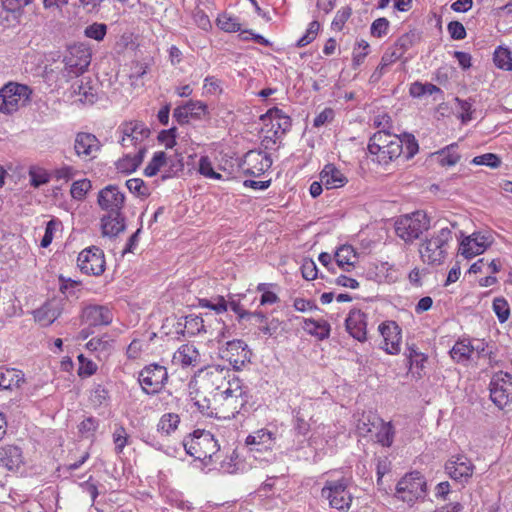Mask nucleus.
<instances>
[{"label":"nucleus","instance_id":"nucleus-37","mask_svg":"<svg viewBox=\"0 0 512 512\" xmlns=\"http://www.w3.org/2000/svg\"><path fill=\"white\" fill-rule=\"evenodd\" d=\"M456 146V144L448 145L437 153L441 166H453L460 160V155L455 151Z\"/></svg>","mask_w":512,"mask_h":512},{"label":"nucleus","instance_id":"nucleus-30","mask_svg":"<svg viewBox=\"0 0 512 512\" xmlns=\"http://www.w3.org/2000/svg\"><path fill=\"white\" fill-rule=\"evenodd\" d=\"M261 118L263 120L269 119L271 124H274V121H276L274 130L281 131V134H285L291 128V118L277 107L269 109Z\"/></svg>","mask_w":512,"mask_h":512},{"label":"nucleus","instance_id":"nucleus-48","mask_svg":"<svg viewBox=\"0 0 512 512\" xmlns=\"http://www.w3.org/2000/svg\"><path fill=\"white\" fill-rule=\"evenodd\" d=\"M126 187L128 190L140 197L149 196L150 192L144 181L140 178H132L126 181Z\"/></svg>","mask_w":512,"mask_h":512},{"label":"nucleus","instance_id":"nucleus-55","mask_svg":"<svg viewBox=\"0 0 512 512\" xmlns=\"http://www.w3.org/2000/svg\"><path fill=\"white\" fill-rule=\"evenodd\" d=\"M29 176H30V184L35 188H38L41 185H44L50 181V175L45 170H42V169H39V170L31 169L29 171Z\"/></svg>","mask_w":512,"mask_h":512},{"label":"nucleus","instance_id":"nucleus-31","mask_svg":"<svg viewBox=\"0 0 512 512\" xmlns=\"http://www.w3.org/2000/svg\"><path fill=\"white\" fill-rule=\"evenodd\" d=\"M391 135L387 131H378L373 134V136L369 140L368 151L372 155H376V159L380 157L381 151L386 149V147L393 140Z\"/></svg>","mask_w":512,"mask_h":512},{"label":"nucleus","instance_id":"nucleus-53","mask_svg":"<svg viewBox=\"0 0 512 512\" xmlns=\"http://www.w3.org/2000/svg\"><path fill=\"white\" fill-rule=\"evenodd\" d=\"M128 434L123 426H117L113 432L116 453H121L127 444Z\"/></svg>","mask_w":512,"mask_h":512},{"label":"nucleus","instance_id":"nucleus-15","mask_svg":"<svg viewBox=\"0 0 512 512\" xmlns=\"http://www.w3.org/2000/svg\"><path fill=\"white\" fill-rule=\"evenodd\" d=\"M271 165L272 159L269 154L262 150H250L244 155L241 167L246 175L258 177Z\"/></svg>","mask_w":512,"mask_h":512},{"label":"nucleus","instance_id":"nucleus-28","mask_svg":"<svg viewBox=\"0 0 512 512\" xmlns=\"http://www.w3.org/2000/svg\"><path fill=\"white\" fill-rule=\"evenodd\" d=\"M199 351L193 344H183L173 355V362L183 367L195 366L199 362Z\"/></svg>","mask_w":512,"mask_h":512},{"label":"nucleus","instance_id":"nucleus-42","mask_svg":"<svg viewBox=\"0 0 512 512\" xmlns=\"http://www.w3.org/2000/svg\"><path fill=\"white\" fill-rule=\"evenodd\" d=\"M92 184L89 179H81L73 182L71 185L70 193L72 198L75 200H83L88 193L89 190H91Z\"/></svg>","mask_w":512,"mask_h":512},{"label":"nucleus","instance_id":"nucleus-33","mask_svg":"<svg viewBox=\"0 0 512 512\" xmlns=\"http://www.w3.org/2000/svg\"><path fill=\"white\" fill-rule=\"evenodd\" d=\"M185 330L189 335H196L201 332H206L203 318L195 315H188L185 317V323H177V333L185 334Z\"/></svg>","mask_w":512,"mask_h":512},{"label":"nucleus","instance_id":"nucleus-59","mask_svg":"<svg viewBox=\"0 0 512 512\" xmlns=\"http://www.w3.org/2000/svg\"><path fill=\"white\" fill-rule=\"evenodd\" d=\"M351 16V8L350 7H344L337 11L333 21H332V28L335 30H342L344 24Z\"/></svg>","mask_w":512,"mask_h":512},{"label":"nucleus","instance_id":"nucleus-49","mask_svg":"<svg viewBox=\"0 0 512 512\" xmlns=\"http://www.w3.org/2000/svg\"><path fill=\"white\" fill-rule=\"evenodd\" d=\"M377 441L383 446H391L393 443L394 430L390 423H382L381 429L376 435Z\"/></svg>","mask_w":512,"mask_h":512},{"label":"nucleus","instance_id":"nucleus-14","mask_svg":"<svg viewBox=\"0 0 512 512\" xmlns=\"http://www.w3.org/2000/svg\"><path fill=\"white\" fill-rule=\"evenodd\" d=\"M251 351L243 340H232L226 343V347L221 350L222 359L227 360L235 370H241L242 367L250 362Z\"/></svg>","mask_w":512,"mask_h":512},{"label":"nucleus","instance_id":"nucleus-56","mask_svg":"<svg viewBox=\"0 0 512 512\" xmlns=\"http://www.w3.org/2000/svg\"><path fill=\"white\" fill-rule=\"evenodd\" d=\"M388 29L389 21L384 17L378 18L371 25V35L381 38L388 33Z\"/></svg>","mask_w":512,"mask_h":512},{"label":"nucleus","instance_id":"nucleus-36","mask_svg":"<svg viewBox=\"0 0 512 512\" xmlns=\"http://www.w3.org/2000/svg\"><path fill=\"white\" fill-rule=\"evenodd\" d=\"M24 379L20 376L19 372L12 370L0 371V388L10 390L13 387H20Z\"/></svg>","mask_w":512,"mask_h":512},{"label":"nucleus","instance_id":"nucleus-4","mask_svg":"<svg viewBox=\"0 0 512 512\" xmlns=\"http://www.w3.org/2000/svg\"><path fill=\"white\" fill-rule=\"evenodd\" d=\"M396 235L405 243H413L430 227V219L426 212L418 210L411 214L400 216L395 221Z\"/></svg>","mask_w":512,"mask_h":512},{"label":"nucleus","instance_id":"nucleus-3","mask_svg":"<svg viewBox=\"0 0 512 512\" xmlns=\"http://www.w3.org/2000/svg\"><path fill=\"white\" fill-rule=\"evenodd\" d=\"M452 240V231L448 226H441L419 249L424 262L431 265L441 264L447 255L448 243Z\"/></svg>","mask_w":512,"mask_h":512},{"label":"nucleus","instance_id":"nucleus-50","mask_svg":"<svg viewBox=\"0 0 512 512\" xmlns=\"http://www.w3.org/2000/svg\"><path fill=\"white\" fill-rule=\"evenodd\" d=\"M149 135H150V130H149V128H147L146 134L139 133L137 135L136 133H133L131 135L128 134V136L122 135V139H121L120 143L124 148H128L130 146L139 148L138 145H140L146 138H148Z\"/></svg>","mask_w":512,"mask_h":512},{"label":"nucleus","instance_id":"nucleus-9","mask_svg":"<svg viewBox=\"0 0 512 512\" xmlns=\"http://www.w3.org/2000/svg\"><path fill=\"white\" fill-rule=\"evenodd\" d=\"M349 485L350 479L346 477H342L338 480L326 481L321 490V495L329 500L331 508L346 512L350 509L353 501V496L348 491Z\"/></svg>","mask_w":512,"mask_h":512},{"label":"nucleus","instance_id":"nucleus-17","mask_svg":"<svg viewBox=\"0 0 512 512\" xmlns=\"http://www.w3.org/2000/svg\"><path fill=\"white\" fill-rule=\"evenodd\" d=\"M100 149L101 143L94 134L87 132H79L76 134L74 150L78 157L82 159H94Z\"/></svg>","mask_w":512,"mask_h":512},{"label":"nucleus","instance_id":"nucleus-60","mask_svg":"<svg viewBox=\"0 0 512 512\" xmlns=\"http://www.w3.org/2000/svg\"><path fill=\"white\" fill-rule=\"evenodd\" d=\"M317 266L312 259H304L301 265V273L305 280H314L317 277Z\"/></svg>","mask_w":512,"mask_h":512},{"label":"nucleus","instance_id":"nucleus-25","mask_svg":"<svg viewBox=\"0 0 512 512\" xmlns=\"http://www.w3.org/2000/svg\"><path fill=\"white\" fill-rule=\"evenodd\" d=\"M126 228L123 213H107L101 218V229L104 236L115 237Z\"/></svg>","mask_w":512,"mask_h":512},{"label":"nucleus","instance_id":"nucleus-32","mask_svg":"<svg viewBox=\"0 0 512 512\" xmlns=\"http://www.w3.org/2000/svg\"><path fill=\"white\" fill-rule=\"evenodd\" d=\"M337 265L344 271H350L354 266L357 255L354 248L350 245L341 246L334 255Z\"/></svg>","mask_w":512,"mask_h":512},{"label":"nucleus","instance_id":"nucleus-13","mask_svg":"<svg viewBox=\"0 0 512 512\" xmlns=\"http://www.w3.org/2000/svg\"><path fill=\"white\" fill-rule=\"evenodd\" d=\"M474 464L465 455H454L445 463V471L455 482L464 486L472 478Z\"/></svg>","mask_w":512,"mask_h":512},{"label":"nucleus","instance_id":"nucleus-43","mask_svg":"<svg viewBox=\"0 0 512 512\" xmlns=\"http://www.w3.org/2000/svg\"><path fill=\"white\" fill-rule=\"evenodd\" d=\"M199 306L214 310L217 314L227 311L228 303L223 296H217L212 299H199Z\"/></svg>","mask_w":512,"mask_h":512},{"label":"nucleus","instance_id":"nucleus-41","mask_svg":"<svg viewBox=\"0 0 512 512\" xmlns=\"http://www.w3.org/2000/svg\"><path fill=\"white\" fill-rule=\"evenodd\" d=\"M418 40V34L414 31H409L401 35L395 41L394 46L404 55Z\"/></svg>","mask_w":512,"mask_h":512},{"label":"nucleus","instance_id":"nucleus-38","mask_svg":"<svg viewBox=\"0 0 512 512\" xmlns=\"http://www.w3.org/2000/svg\"><path fill=\"white\" fill-rule=\"evenodd\" d=\"M495 65L503 70H512V56L508 48L498 47L493 57Z\"/></svg>","mask_w":512,"mask_h":512},{"label":"nucleus","instance_id":"nucleus-39","mask_svg":"<svg viewBox=\"0 0 512 512\" xmlns=\"http://www.w3.org/2000/svg\"><path fill=\"white\" fill-rule=\"evenodd\" d=\"M167 157L165 152L158 151L154 153L151 161L147 164V166L144 169V174L147 177L155 176L160 168L166 163Z\"/></svg>","mask_w":512,"mask_h":512},{"label":"nucleus","instance_id":"nucleus-46","mask_svg":"<svg viewBox=\"0 0 512 512\" xmlns=\"http://www.w3.org/2000/svg\"><path fill=\"white\" fill-rule=\"evenodd\" d=\"M320 30V24L318 21L314 20L309 24L306 33L297 41L296 47L302 48L312 43Z\"/></svg>","mask_w":512,"mask_h":512},{"label":"nucleus","instance_id":"nucleus-34","mask_svg":"<svg viewBox=\"0 0 512 512\" xmlns=\"http://www.w3.org/2000/svg\"><path fill=\"white\" fill-rule=\"evenodd\" d=\"M473 352V344L469 340L462 339L455 343L450 351V354L451 357L457 362H463L470 359Z\"/></svg>","mask_w":512,"mask_h":512},{"label":"nucleus","instance_id":"nucleus-26","mask_svg":"<svg viewBox=\"0 0 512 512\" xmlns=\"http://www.w3.org/2000/svg\"><path fill=\"white\" fill-rule=\"evenodd\" d=\"M23 462L22 451L18 446L6 445L0 448V466L13 471Z\"/></svg>","mask_w":512,"mask_h":512},{"label":"nucleus","instance_id":"nucleus-21","mask_svg":"<svg viewBox=\"0 0 512 512\" xmlns=\"http://www.w3.org/2000/svg\"><path fill=\"white\" fill-rule=\"evenodd\" d=\"M379 332L384 338L385 350L389 354L400 352L401 329L394 321L380 324Z\"/></svg>","mask_w":512,"mask_h":512},{"label":"nucleus","instance_id":"nucleus-23","mask_svg":"<svg viewBox=\"0 0 512 512\" xmlns=\"http://www.w3.org/2000/svg\"><path fill=\"white\" fill-rule=\"evenodd\" d=\"M488 246L487 238L480 234L474 233L466 237L460 244V253L466 259H470L485 251Z\"/></svg>","mask_w":512,"mask_h":512},{"label":"nucleus","instance_id":"nucleus-52","mask_svg":"<svg viewBox=\"0 0 512 512\" xmlns=\"http://www.w3.org/2000/svg\"><path fill=\"white\" fill-rule=\"evenodd\" d=\"M107 32V26L102 23H93L85 29V36L88 38L101 41L105 37Z\"/></svg>","mask_w":512,"mask_h":512},{"label":"nucleus","instance_id":"nucleus-20","mask_svg":"<svg viewBox=\"0 0 512 512\" xmlns=\"http://www.w3.org/2000/svg\"><path fill=\"white\" fill-rule=\"evenodd\" d=\"M347 332L356 340L364 342L367 339L366 314L358 309L349 312L345 320Z\"/></svg>","mask_w":512,"mask_h":512},{"label":"nucleus","instance_id":"nucleus-2","mask_svg":"<svg viewBox=\"0 0 512 512\" xmlns=\"http://www.w3.org/2000/svg\"><path fill=\"white\" fill-rule=\"evenodd\" d=\"M183 446L188 455L209 465L219 459L220 444L214 435L206 430H195L189 439L185 438Z\"/></svg>","mask_w":512,"mask_h":512},{"label":"nucleus","instance_id":"nucleus-61","mask_svg":"<svg viewBox=\"0 0 512 512\" xmlns=\"http://www.w3.org/2000/svg\"><path fill=\"white\" fill-rule=\"evenodd\" d=\"M146 125L143 123V122H140V121H134V122H128V123H124L122 126H121V131H122V134L125 135V136H128L133 134V133H136L137 135L140 133H144L146 134Z\"/></svg>","mask_w":512,"mask_h":512},{"label":"nucleus","instance_id":"nucleus-64","mask_svg":"<svg viewBox=\"0 0 512 512\" xmlns=\"http://www.w3.org/2000/svg\"><path fill=\"white\" fill-rule=\"evenodd\" d=\"M447 29L450 34V37L454 40H462L466 37L465 27L459 21H451L448 24Z\"/></svg>","mask_w":512,"mask_h":512},{"label":"nucleus","instance_id":"nucleus-63","mask_svg":"<svg viewBox=\"0 0 512 512\" xmlns=\"http://www.w3.org/2000/svg\"><path fill=\"white\" fill-rule=\"evenodd\" d=\"M427 361V356L421 354L418 357L409 359L410 369L412 370L413 376L421 378L423 375L424 363Z\"/></svg>","mask_w":512,"mask_h":512},{"label":"nucleus","instance_id":"nucleus-11","mask_svg":"<svg viewBox=\"0 0 512 512\" xmlns=\"http://www.w3.org/2000/svg\"><path fill=\"white\" fill-rule=\"evenodd\" d=\"M490 399L499 408L505 409L512 404V375L499 371L495 373L489 384Z\"/></svg>","mask_w":512,"mask_h":512},{"label":"nucleus","instance_id":"nucleus-45","mask_svg":"<svg viewBox=\"0 0 512 512\" xmlns=\"http://www.w3.org/2000/svg\"><path fill=\"white\" fill-rule=\"evenodd\" d=\"M179 422L180 418L177 414H164L159 421L158 429L168 435L177 428Z\"/></svg>","mask_w":512,"mask_h":512},{"label":"nucleus","instance_id":"nucleus-19","mask_svg":"<svg viewBox=\"0 0 512 512\" xmlns=\"http://www.w3.org/2000/svg\"><path fill=\"white\" fill-rule=\"evenodd\" d=\"M207 114V106L201 101H188L185 105L174 109L173 117L180 124L189 122V118L202 119Z\"/></svg>","mask_w":512,"mask_h":512},{"label":"nucleus","instance_id":"nucleus-58","mask_svg":"<svg viewBox=\"0 0 512 512\" xmlns=\"http://www.w3.org/2000/svg\"><path fill=\"white\" fill-rule=\"evenodd\" d=\"M275 124H272L271 129L267 131V135H265L261 140V148L265 151L272 150L275 148L277 139H278V130H274Z\"/></svg>","mask_w":512,"mask_h":512},{"label":"nucleus","instance_id":"nucleus-54","mask_svg":"<svg viewBox=\"0 0 512 512\" xmlns=\"http://www.w3.org/2000/svg\"><path fill=\"white\" fill-rule=\"evenodd\" d=\"M60 224L61 222L57 219H51L47 222L45 234L40 242L41 247L47 248L51 244L54 237V232Z\"/></svg>","mask_w":512,"mask_h":512},{"label":"nucleus","instance_id":"nucleus-57","mask_svg":"<svg viewBox=\"0 0 512 512\" xmlns=\"http://www.w3.org/2000/svg\"><path fill=\"white\" fill-rule=\"evenodd\" d=\"M403 54L394 45L387 49L381 58V69H386L389 65L399 60Z\"/></svg>","mask_w":512,"mask_h":512},{"label":"nucleus","instance_id":"nucleus-44","mask_svg":"<svg viewBox=\"0 0 512 512\" xmlns=\"http://www.w3.org/2000/svg\"><path fill=\"white\" fill-rule=\"evenodd\" d=\"M493 311L500 323L506 322L510 316V308L507 300L503 297L495 298L493 300Z\"/></svg>","mask_w":512,"mask_h":512},{"label":"nucleus","instance_id":"nucleus-12","mask_svg":"<svg viewBox=\"0 0 512 512\" xmlns=\"http://www.w3.org/2000/svg\"><path fill=\"white\" fill-rule=\"evenodd\" d=\"M77 264L83 273L99 276L105 271L104 252L96 246L86 248L79 253Z\"/></svg>","mask_w":512,"mask_h":512},{"label":"nucleus","instance_id":"nucleus-27","mask_svg":"<svg viewBox=\"0 0 512 512\" xmlns=\"http://www.w3.org/2000/svg\"><path fill=\"white\" fill-rule=\"evenodd\" d=\"M320 180L327 189L343 187L348 181L344 174L330 163L326 164L321 171Z\"/></svg>","mask_w":512,"mask_h":512},{"label":"nucleus","instance_id":"nucleus-1","mask_svg":"<svg viewBox=\"0 0 512 512\" xmlns=\"http://www.w3.org/2000/svg\"><path fill=\"white\" fill-rule=\"evenodd\" d=\"M214 403V417L218 419L234 418L248 403L247 387L237 377H232V386L223 392H216L212 399Z\"/></svg>","mask_w":512,"mask_h":512},{"label":"nucleus","instance_id":"nucleus-16","mask_svg":"<svg viewBox=\"0 0 512 512\" xmlns=\"http://www.w3.org/2000/svg\"><path fill=\"white\" fill-rule=\"evenodd\" d=\"M97 203L107 213H122L125 195L117 185H108L99 191Z\"/></svg>","mask_w":512,"mask_h":512},{"label":"nucleus","instance_id":"nucleus-18","mask_svg":"<svg viewBox=\"0 0 512 512\" xmlns=\"http://www.w3.org/2000/svg\"><path fill=\"white\" fill-rule=\"evenodd\" d=\"M113 320V314L107 306L89 305L82 311V322L89 326L109 325Z\"/></svg>","mask_w":512,"mask_h":512},{"label":"nucleus","instance_id":"nucleus-35","mask_svg":"<svg viewBox=\"0 0 512 512\" xmlns=\"http://www.w3.org/2000/svg\"><path fill=\"white\" fill-rule=\"evenodd\" d=\"M246 444H263L266 450H272L275 444V437L272 432L260 429L247 436Z\"/></svg>","mask_w":512,"mask_h":512},{"label":"nucleus","instance_id":"nucleus-62","mask_svg":"<svg viewBox=\"0 0 512 512\" xmlns=\"http://www.w3.org/2000/svg\"><path fill=\"white\" fill-rule=\"evenodd\" d=\"M369 44L368 42L362 40L358 43V48L354 49L353 52V66L356 68L359 66L365 59L368 54Z\"/></svg>","mask_w":512,"mask_h":512},{"label":"nucleus","instance_id":"nucleus-24","mask_svg":"<svg viewBox=\"0 0 512 512\" xmlns=\"http://www.w3.org/2000/svg\"><path fill=\"white\" fill-rule=\"evenodd\" d=\"M62 313V306L60 301L52 300L43 304L40 308L34 311V318L42 326H49L52 324Z\"/></svg>","mask_w":512,"mask_h":512},{"label":"nucleus","instance_id":"nucleus-51","mask_svg":"<svg viewBox=\"0 0 512 512\" xmlns=\"http://www.w3.org/2000/svg\"><path fill=\"white\" fill-rule=\"evenodd\" d=\"M472 163L475 165H485L491 168H497L501 164L500 158L493 153H486L473 158Z\"/></svg>","mask_w":512,"mask_h":512},{"label":"nucleus","instance_id":"nucleus-40","mask_svg":"<svg viewBox=\"0 0 512 512\" xmlns=\"http://www.w3.org/2000/svg\"><path fill=\"white\" fill-rule=\"evenodd\" d=\"M305 325L308 331L316 335L319 339L322 340L329 337L330 325L327 322H318L313 319H308L305 321Z\"/></svg>","mask_w":512,"mask_h":512},{"label":"nucleus","instance_id":"nucleus-7","mask_svg":"<svg viewBox=\"0 0 512 512\" xmlns=\"http://www.w3.org/2000/svg\"><path fill=\"white\" fill-rule=\"evenodd\" d=\"M198 377L200 388L213 399L216 392H223L232 386V377L235 376L229 368L217 365L205 368Z\"/></svg>","mask_w":512,"mask_h":512},{"label":"nucleus","instance_id":"nucleus-5","mask_svg":"<svg viewBox=\"0 0 512 512\" xmlns=\"http://www.w3.org/2000/svg\"><path fill=\"white\" fill-rule=\"evenodd\" d=\"M427 495V482L418 471L407 473L396 485V497L409 505L424 500Z\"/></svg>","mask_w":512,"mask_h":512},{"label":"nucleus","instance_id":"nucleus-22","mask_svg":"<svg viewBox=\"0 0 512 512\" xmlns=\"http://www.w3.org/2000/svg\"><path fill=\"white\" fill-rule=\"evenodd\" d=\"M91 56L86 50L74 48L70 50V55L65 57L66 69L69 73L76 76L84 73L90 65Z\"/></svg>","mask_w":512,"mask_h":512},{"label":"nucleus","instance_id":"nucleus-29","mask_svg":"<svg viewBox=\"0 0 512 512\" xmlns=\"http://www.w3.org/2000/svg\"><path fill=\"white\" fill-rule=\"evenodd\" d=\"M146 152L145 146H139L135 155L126 154L116 162V168L122 173L134 172L142 163L144 154Z\"/></svg>","mask_w":512,"mask_h":512},{"label":"nucleus","instance_id":"nucleus-8","mask_svg":"<svg viewBox=\"0 0 512 512\" xmlns=\"http://www.w3.org/2000/svg\"><path fill=\"white\" fill-rule=\"evenodd\" d=\"M32 89L16 82H9L0 90V112L12 114L30 101Z\"/></svg>","mask_w":512,"mask_h":512},{"label":"nucleus","instance_id":"nucleus-10","mask_svg":"<svg viewBox=\"0 0 512 512\" xmlns=\"http://www.w3.org/2000/svg\"><path fill=\"white\" fill-rule=\"evenodd\" d=\"M168 381L167 369L158 363L146 365L138 375L142 391L147 395L158 394Z\"/></svg>","mask_w":512,"mask_h":512},{"label":"nucleus","instance_id":"nucleus-47","mask_svg":"<svg viewBox=\"0 0 512 512\" xmlns=\"http://www.w3.org/2000/svg\"><path fill=\"white\" fill-rule=\"evenodd\" d=\"M217 25L226 32H237L241 30V25L237 22V19L227 14L219 15Z\"/></svg>","mask_w":512,"mask_h":512},{"label":"nucleus","instance_id":"nucleus-6","mask_svg":"<svg viewBox=\"0 0 512 512\" xmlns=\"http://www.w3.org/2000/svg\"><path fill=\"white\" fill-rule=\"evenodd\" d=\"M392 139L386 149L381 151L380 157L377 159L379 164L387 165L401 155L409 160L417 154L419 145L414 135L403 133L402 135H394Z\"/></svg>","mask_w":512,"mask_h":512}]
</instances>
